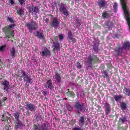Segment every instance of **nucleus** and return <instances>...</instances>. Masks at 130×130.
Instances as JSON below:
<instances>
[{
	"label": "nucleus",
	"instance_id": "obj_33",
	"mask_svg": "<svg viewBox=\"0 0 130 130\" xmlns=\"http://www.w3.org/2000/svg\"><path fill=\"white\" fill-rule=\"evenodd\" d=\"M124 92L125 94V95H127V96H129V95H130V90L129 89L125 87L124 89Z\"/></svg>",
	"mask_w": 130,
	"mask_h": 130
},
{
	"label": "nucleus",
	"instance_id": "obj_8",
	"mask_svg": "<svg viewBox=\"0 0 130 130\" xmlns=\"http://www.w3.org/2000/svg\"><path fill=\"white\" fill-rule=\"evenodd\" d=\"M46 89H49L51 91H54V86L52 84V81L51 80H47L46 83L44 85Z\"/></svg>",
	"mask_w": 130,
	"mask_h": 130
},
{
	"label": "nucleus",
	"instance_id": "obj_19",
	"mask_svg": "<svg viewBox=\"0 0 130 130\" xmlns=\"http://www.w3.org/2000/svg\"><path fill=\"white\" fill-rule=\"evenodd\" d=\"M36 37L39 39H42L44 40V36H43V32L42 31H38L36 32Z\"/></svg>",
	"mask_w": 130,
	"mask_h": 130
},
{
	"label": "nucleus",
	"instance_id": "obj_51",
	"mask_svg": "<svg viewBox=\"0 0 130 130\" xmlns=\"http://www.w3.org/2000/svg\"><path fill=\"white\" fill-rule=\"evenodd\" d=\"M26 115H27V116H30V113L29 112V111H28V110L26 112Z\"/></svg>",
	"mask_w": 130,
	"mask_h": 130
},
{
	"label": "nucleus",
	"instance_id": "obj_18",
	"mask_svg": "<svg viewBox=\"0 0 130 130\" xmlns=\"http://www.w3.org/2000/svg\"><path fill=\"white\" fill-rule=\"evenodd\" d=\"M11 115L9 114V113L7 112L5 113L3 116H2V118L1 119V120L2 121H8L9 119H10V116Z\"/></svg>",
	"mask_w": 130,
	"mask_h": 130
},
{
	"label": "nucleus",
	"instance_id": "obj_53",
	"mask_svg": "<svg viewBox=\"0 0 130 130\" xmlns=\"http://www.w3.org/2000/svg\"><path fill=\"white\" fill-rule=\"evenodd\" d=\"M55 39L56 41H57L58 38H57V37H55Z\"/></svg>",
	"mask_w": 130,
	"mask_h": 130
},
{
	"label": "nucleus",
	"instance_id": "obj_4",
	"mask_svg": "<svg viewBox=\"0 0 130 130\" xmlns=\"http://www.w3.org/2000/svg\"><path fill=\"white\" fill-rule=\"evenodd\" d=\"M21 78H23V82H28L30 85H32V79L31 76L28 75L25 71H21L20 73Z\"/></svg>",
	"mask_w": 130,
	"mask_h": 130
},
{
	"label": "nucleus",
	"instance_id": "obj_15",
	"mask_svg": "<svg viewBox=\"0 0 130 130\" xmlns=\"http://www.w3.org/2000/svg\"><path fill=\"white\" fill-rule=\"evenodd\" d=\"M127 122V119L126 118V117L122 115L121 117H120L119 118L118 123L119 124H123L124 123H125V122Z\"/></svg>",
	"mask_w": 130,
	"mask_h": 130
},
{
	"label": "nucleus",
	"instance_id": "obj_44",
	"mask_svg": "<svg viewBox=\"0 0 130 130\" xmlns=\"http://www.w3.org/2000/svg\"><path fill=\"white\" fill-rule=\"evenodd\" d=\"M63 39V35L62 34L59 35V40H62Z\"/></svg>",
	"mask_w": 130,
	"mask_h": 130
},
{
	"label": "nucleus",
	"instance_id": "obj_14",
	"mask_svg": "<svg viewBox=\"0 0 130 130\" xmlns=\"http://www.w3.org/2000/svg\"><path fill=\"white\" fill-rule=\"evenodd\" d=\"M104 106H105V114L106 115H108V114H109V113H110V109L111 108V107H110V105H109V104L106 103L105 104H104Z\"/></svg>",
	"mask_w": 130,
	"mask_h": 130
},
{
	"label": "nucleus",
	"instance_id": "obj_42",
	"mask_svg": "<svg viewBox=\"0 0 130 130\" xmlns=\"http://www.w3.org/2000/svg\"><path fill=\"white\" fill-rule=\"evenodd\" d=\"M7 21L11 22V23H14V19H13V18H10V17L7 18Z\"/></svg>",
	"mask_w": 130,
	"mask_h": 130
},
{
	"label": "nucleus",
	"instance_id": "obj_10",
	"mask_svg": "<svg viewBox=\"0 0 130 130\" xmlns=\"http://www.w3.org/2000/svg\"><path fill=\"white\" fill-rule=\"evenodd\" d=\"M98 60H99V59L97 57V56L93 55L92 57V56H91V55H89V56L88 57L87 62L89 64H92V63H93V62H96V61H98Z\"/></svg>",
	"mask_w": 130,
	"mask_h": 130
},
{
	"label": "nucleus",
	"instance_id": "obj_7",
	"mask_svg": "<svg viewBox=\"0 0 130 130\" xmlns=\"http://www.w3.org/2000/svg\"><path fill=\"white\" fill-rule=\"evenodd\" d=\"M25 109L31 111V112H35V111H36V109H37V107L34 104L27 102L26 103Z\"/></svg>",
	"mask_w": 130,
	"mask_h": 130
},
{
	"label": "nucleus",
	"instance_id": "obj_2",
	"mask_svg": "<svg viewBox=\"0 0 130 130\" xmlns=\"http://www.w3.org/2000/svg\"><path fill=\"white\" fill-rule=\"evenodd\" d=\"M14 27H15V24H10L5 26L2 29L5 34V37L6 38H12V37H14V30H12Z\"/></svg>",
	"mask_w": 130,
	"mask_h": 130
},
{
	"label": "nucleus",
	"instance_id": "obj_26",
	"mask_svg": "<svg viewBox=\"0 0 130 130\" xmlns=\"http://www.w3.org/2000/svg\"><path fill=\"white\" fill-rule=\"evenodd\" d=\"M120 106L122 111H125V110H126V108H127V105H126V103H121L120 105Z\"/></svg>",
	"mask_w": 130,
	"mask_h": 130
},
{
	"label": "nucleus",
	"instance_id": "obj_32",
	"mask_svg": "<svg viewBox=\"0 0 130 130\" xmlns=\"http://www.w3.org/2000/svg\"><path fill=\"white\" fill-rule=\"evenodd\" d=\"M17 122L15 124V128H20L21 126V121L19 120V121H16Z\"/></svg>",
	"mask_w": 130,
	"mask_h": 130
},
{
	"label": "nucleus",
	"instance_id": "obj_45",
	"mask_svg": "<svg viewBox=\"0 0 130 130\" xmlns=\"http://www.w3.org/2000/svg\"><path fill=\"white\" fill-rule=\"evenodd\" d=\"M104 73L105 74L104 78H108V73H107V72L104 71Z\"/></svg>",
	"mask_w": 130,
	"mask_h": 130
},
{
	"label": "nucleus",
	"instance_id": "obj_29",
	"mask_svg": "<svg viewBox=\"0 0 130 130\" xmlns=\"http://www.w3.org/2000/svg\"><path fill=\"white\" fill-rule=\"evenodd\" d=\"M41 130H48V125L46 123H44L41 127Z\"/></svg>",
	"mask_w": 130,
	"mask_h": 130
},
{
	"label": "nucleus",
	"instance_id": "obj_56",
	"mask_svg": "<svg viewBox=\"0 0 130 130\" xmlns=\"http://www.w3.org/2000/svg\"><path fill=\"white\" fill-rule=\"evenodd\" d=\"M0 106H2V101H0Z\"/></svg>",
	"mask_w": 130,
	"mask_h": 130
},
{
	"label": "nucleus",
	"instance_id": "obj_43",
	"mask_svg": "<svg viewBox=\"0 0 130 130\" xmlns=\"http://www.w3.org/2000/svg\"><path fill=\"white\" fill-rule=\"evenodd\" d=\"M19 3H20V5H24L25 4V2H26V0H18Z\"/></svg>",
	"mask_w": 130,
	"mask_h": 130
},
{
	"label": "nucleus",
	"instance_id": "obj_1",
	"mask_svg": "<svg viewBox=\"0 0 130 130\" xmlns=\"http://www.w3.org/2000/svg\"><path fill=\"white\" fill-rule=\"evenodd\" d=\"M130 48V43L128 41L124 42L122 44V46L116 47L114 49L113 54L115 57H118V56H122L126 50H128Z\"/></svg>",
	"mask_w": 130,
	"mask_h": 130
},
{
	"label": "nucleus",
	"instance_id": "obj_50",
	"mask_svg": "<svg viewBox=\"0 0 130 130\" xmlns=\"http://www.w3.org/2000/svg\"><path fill=\"white\" fill-rule=\"evenodd\" d=\"M10 3L11 5H14V4H15V2H14V0H10Z\"/></svg>",
	"mask_w": 130,
	"mask_h": 130
},
{
	"label": "nucleus",
	"instance_id": "obj_46",
	"mask_svg": "<svg viewBox=\"0 0 130 130\" xmlns=\"http://www.w3.org/2000/svg\"><path fill=\"white\" fill-rule=\"evenodd\" d=\"M70 40H72L73 42H77V40L75 38H72L70 39Z\"/></svg>",
	"mask_w": 130,
	"mask_h": 130
},
{
	"label": "nucleus",
	"instance_id": "obj_34",
	"mask_svg": "<svg viewBox=\"0 0 130 130\" xmlns=\"http://www.w3.org/2000/svg\"><path fill=\"white\" fill-rule=\"evenodd\" d=\"M66 108H67L69 111H73V107H72L70 104L66 105Z\"/></svg>",
	"mask_w": 130,
	"mask_h": 130
},
{
	"label": "nucleus",
	"instance_id": "obj_55",
	"mask_svg": "<svg viewBox=\"0 0 130 130\" xmlns=\"http://www.w3.org/2000/svg\"><path fill=\"white\" fill-rule=\"evenodd\" d=\"M21 110L22 112H24V109L23 108H21Z\"/></svg>",
	"mask_w": 130,
	"mask_h": 130
},
{
	"label": "nucleus",
	"instance_id": "obj_20",
	"mask_svg": "<svg viewBox=\"0 0 130 130\" xmlns=\"http://www.w3.org/2000/svg\"><path fill=\"white\" fill-rule=\"evenodd\" d=\"M3 85L4 87V90H5L6 91H9L10 86H9V83L8 80L4 81V82L3 83Z\"/></svg>",
	"mask_w": 130,
	"mask_h": 130
},
{
	"label": "nucleus",
	"instance_id": "obj_5",
	"mask_svg": "<svg viewBox=\"0 0 130 130\" xmlns=\"http://www.w3.org/2000/svg\"><path fill=\"white\" fill-rule=\"evenodd\" d=\"M60 24V20L56 17L53 18L50 23V26L54 28V29H57Z\"/></svg>",
	"mask_w": 130,
	"mask_h": 130
},
{
	"label": "nucleus",
	"instance_id": "obj_11",
	"mask_svg": "<svg viewBox=\"0 0 130 130\" xmlns=\"http://www.w3.org/2000/svg\"><path fill=\"white\" fill-rule=\"evenodd\" d=\"M59 10L60 12H62V14H63L64 16H66V17L69 16V11L66 8V5L61 4Z\"/></svg>",
	"mask_w": 130,
	"mask_h": 130
},
{
	"label": "nucleus",
	"instance_id": "obj_12",
	"mask_svg": "<svg viewBox=\"0 0 130 130\" xmlns=\"http://www.w3.org/2000/svg\"><path fill=\"white\" fill-rule=\"evenodd\" d=\"M53 52H55V51L58 52L60 50V44L59 43H55L53 42Z\"/></svg>",
	"mask_w": 130,
	"mask_h": 130
},
{
	"label": "nucleus",
	"instance_id": "obj_28",
	"mask_svg": "<svg viewBox=\"0 0 130 130\" xmlns=\"http://www.w3.org/2000/svg\"><path fill=\"white\" fill-rule=\"evenodd\" d=\"M99 43L94 44L93 49L96 53L99 51Z\"/></svg>",
	"mask_w": 130,
	"mask_h": 130
},
{
	"label": "nucleus",
	"instance_id": "obj_3",
	"mask_svg": "<svg viewBox=\"0 0 130 130\" xmlns=\"http://www.w3.org/2000/svg\"><path fill=\"white\" fill-rule=\"evenodd\" d=\"M74 107L78 110V111H83L84 112H87L88 111V108H84V103H80L79 102H77L75 103Z\"/></svg>",
	"mask_w": 130,
	"mask_h": 130
},
{
	"label": "nucleus",
	"instance_id": "obj_30",
	"mask_svg": "<svg viewBox=\"0 0 130 130\" xmlns=\"http://www.w3.org/2000/svg\"><path fill=\"white\" fill-rule=\"evenodd\" d=\"M35 116V119L38 121L40 120V119H41V115L39 113H36Z\"/></svg>",
	"mask_w": 130,
	"mask_h": 130
},
{
	"label": "nucleus",
	"instance_id": "obj_25",
	"mask_svg": "<svg viewBox=\"0 0 130 130\" xmlns=\"http://www.w3.org/2000/svg\"><path fill=\"white\" fill-rule=\"evenodd\" d=\"M105 25L107 26V27H108L109 30H111V28L112 26H113V22L110 20H109L106 22Z\"/></svg>",
	"mask_w": 130,
	"mask_h": 130
},
{
	"label": "nucleus",
	"instance_id": "obj_60",
	"mask_svg": "<svg viewBox=\"0 0 130 130\" xmlns=\"http://www.w3.org/2000/svg\"><path fill=\"white\" fill-rule=\"evenodd\" d=\"M67 99H65V100H67Z\"/></svg>",
	"mask_w": 130,
	"mask_h": 130
},
{
	"label": "nucleus",
	"instance_id": "obj_48",
	"mask_svg": "<svg viewBox=\"0 0 130 130\" xmlns=\"http://www.w3.org/2000/svg\"><path fill=\"white\" fill-rule=\"evenodd\" d=\"M118 130H125V129L124 128V127H123V126H122V127H119L118 128Z\"/></svg>",
	"mask_w": 130,
	"mask_h": 130
},
{
	"label": "nucleus",
	"instance_id": "obj_52",
	"mask_svg": "<svg viewBox=\"0 0 130 130\" xmlns=\"http://www.w3.org/2000/svg\"><path fill=\"white\" fill-rule=\"evenodd\" d=\"M76 23H77V24H78V25H81V23H80V22L79 21V20H76Z\"/></svg>",
	"mask_w": 130,
	"mask_h": 130
},
{
	"label": "nucleus",
	"instance_id": "obj_49",
	"mask_svg": "<svg viewBox=\"0 0 130 130\" xmlns=\"http://www.w3.org/2000/svg\"><path fill=\"white\" fill-rule=\"evenodd\" d=\"M44 21L45 22V23H48L49 19H48V18H46L44 19Z\"/></svg>",
	"mask_w": 130,
	"mask_h": 130
},
{
	"label": "nucleus",
	"instance_id": "obj_39",
	"mask_svg": "<svg viewBox=\"0 0 130 130\" xmlns=\"http://www.w3.org/2000/svg\"><path fill=\"white\" fill-rule=\"evenodd\" d=\"M23 9H20L18 10H17V13L18 15H20V16H21L23 14Z\"/></svg>",
	"mask_w": 130,
	"mask_h": 130
},
{
	"label": "nucleus",
	"instance_id": "obj_21",
	"mask_svg": "<svg viewBox=\"0 0 130 130\" xmlns=\"http://www.w3.org/2000/svg\"><path fill=\"white\" fill-rule=\"evenodd\" d=\"M113 98L116 102H120V101H121V99L123 98V96L121 95H114Z\"/></svg>",
	"mask_w": 130,
	"mask_h": 130
},
{
	"label": "nucleus",
	"instance_id": "obj_59",
	"mask_svg": "<svg viewBox=\"0 0 130 130\" xmlns=\"http://www.w3.org/2000/svg\"><path fill=\"white\" fill-rule=\"evenodd\" d=\"M76 1H77L78 2H80V1H81V0H76Z\"/></svg>",
	"mask_w": 130,
	"mask_h": 130
},
{
	"label": "nucleus",
	"instance_id": "obj_16",
	"mask_svg": "<svg viewBox=\"0 0 130 130\" xmlns=\"http://www.w3.org/2000/svg\"><path fill=\"white\" fill-rule=\"evenodd\" d=\"M53 79L56 80L57 83H60L61 82V77H60L59 73H58L57 72L55 73V75L53 76Z\"/></svg>",
	"mask_w": 130,
	"mask_h": 130
},
{
	"label": "nucleus",
	"instance_id": "obj_41",
	"mask_svg": "<svg viewBox=\"0 0 130 130\" xmlns=\"http://www.w3.org/2000/svg\"><path fill=\"white\" fill-rule=\"evenodd\" d=\"M76 66L78 69H82V65L80 63L79 61H77L76 63Z\"/></svg>",
	"mask_w": 130,
	"mask_h": 130
},
{
	"label": "nucleus",
	"instance_id": "obj_57",
	"mask_svg": "<svg viewBox=\"0 0 130 130\" xmlns=\"http://www.w3.org/2000/svg\"><path fill=\"white\" fill-rule=\"evenodd\" d=\"M0 63H3V62H2V60L0 59Z\"/></svg>",
	"mask_w": 130,
	"mask_h": 130
},
{
	"label": "nucleus",
	"instance_id": "obj_23",
	"mask_svg": "<svg viewBox=\"0 0 130 130\" xmlns=\"http://www.w3.org/2000/svg\"><path fill=\"white\" fill-rule=\"evenodd\" d=\"M10 56L12 58L16 57V49L14 47L10 49Z\"/></svg>",
	"mask_w": 130,
	"mask_h": 130
},
{
	"label": "nucleus",
	"instance_id": "obj_31",
	"mask_svg": "<svg viewBox=\"0 0 130 130\" xmlns=\"http://www.w3.org/2000/svg\"><path fill=\"white\" fill-rule=\"evenodd\" d=\"M42 94L45 97V99H46V97L48 96V91L46 89H44L42 90Z\"/></svg>",
	"mask_w": 130,
	"mask_h": 130
},
{
	"label": "nucleus",
	"instance_id": "obj_36",
	"mask_svg": "<svg viewBox=\"0 0 130 130\" xmlns=\"http://www.w3.org/2000/svg\"><path fill=\"white\" fill-rule=\"evenodd\" d=\"M73 129V130H83L84 129V127H83V126L80 127L78 126L77 127H74Z\"/></svg>",
	"mask_w": 130,
	"mask_h": 130
},
{
	"label": "nucleus",
	"instance_id": "obj_40",
	"mask_svg": "<svg viewBox=\"0 0 130 130\" xmlns=\"http://www.w3.org/2000/svg\"><path fill=\"white\" fill-rule=\"evenodd\" d=\"M103 18H107L108 17V14L107 12H104L102 14Z\"/></svg>",
	"mask_w": 130,
	"mask_h": 130
},
{
	"label": "nucleus",
	"instance_id": "obj_37",
	"mask_svg": "<svg viewBox=\"0 0 130 130\" xmlns=\"http://www.w3.org/2000/svg\"><path fill=\"white\" fill-rule=\"evenodd\" d=\"M68 36L69 39L71 40L73 38V34H72V31L70 30L68 31Z\"/></svg>",
	"mask_w": 130,
	"mask_h": 130
},
{
	"label": "nucleus",
	"instance_id": "obj_24",
	"mask_svg": "<svg viewBox=\"0 0 130 130\" xmlns=\"http://www.w3.org/2000/svg\"><path fill=\"white\" fill-rule=\"evenodd\" d=\"M68 92H66V96H68V97H72V98H75V92L73 91H70V89H68Z\"/></svg>",
	"mask_w": 130,
	"mask_h": 130
},
{
	"label": "nucleus",
	"instance_id": "obj_6",
	"mask_svg": "<svg viewBox=\"0 0 130 130\" xmlns=\"http://www.w3.org/2000/svg\"><path fill=\"white\" fill-rule=\"evenodd\" d=\"M26 25L27 26L29 32H32V30H36L37 29V23L32 20H30V21Z\"/></svg>",
	"mask_w": 130,
	"mask_h": 130
},
{
	"label": "nucleus",
	"instance_id": "obj_47",
	"mask_svg": "<svg viewBox=\"0 0 130 130\" xmlns=\"http://www.w3.org/2000/svg\"><path fill=\"white\" fill-rule=\"evenodd\" d=\"M25 87L26 88L29 87V83L28 82H26V83L25 84Z\"/></svg>",
	"mask_w": 130,
	"mask_h": 130
},
{
	"label": "nucleus",
	"instance_id": "obj_9",
	"mask_svg": "<svg viewBox=\"0 0 130 130\" xmlns=\"http://www.w3.org/2000/svg\"><path fill=\"white\" fill-rule=\"evenodd\" d=\"M40 54L41 56L43 57L44 56H46V57H50V56H51L50 51H49L47 48H45L44 50L40 52Z\"/></svg>",
	"mask_w": 130,
	"mask_h": 130
},
{
	"label": "nucleus",
	"instance_id": "obj_22",
	"mask_svg": "<svg viewBox=\"0 0 130 130\" xmlns=\"http://www.w3.org/2000/svg\"><path fill=\"white\" fill-rule=\"evenodd\" d=\"M98 5L100 7V8H104L106 5V2L104 0L99 1L98 2Z\"/></svg>",
	"mask_w": 130,
	"mask_h": 130
},
{
	"label": "nucleus",
	"instance_id": "obj_54",
	"mask_svg": "<svg viewBox=\"0 0 130 130\" xmlns=\"http://www.w3.org/2000/svg\"><path fill=\"white\" fill-rule=\"evenodd\" d=\"M3 99L4 101H6V100H7V98H4Z\"/></svg>",
	"mask_w": 130,
	"mask_h": 130
},
{
	"label": "nucleus",
	"instance_id": "obj_35",
	"mask_svg": "<svg viewBox=\"0 0 130 130\" xmlns=\"http://www.w3.org/2000/svg\"><path fill=\"white\" fill-rule=\"evenodd\" d=\"M6 47H7L6 45L0 46V52H4L6 50Z\"/></svg>",
	"mask_w": 130,
	"mask_h": 130
},
{
	"label": "nucleus",
	"instance_id": "obj_13",
	"mask_svg": "<svg viewBox=\"0 0 130 130\" xmlns=\"http://www.w3.org/2000/svg\"><path fill=\"white\" fill-rule=\"evenodd\" d=\"M87 120L88 118H85L84 116H82L80 117L79 120V125H80V126H83V125L87 122Z\"/></svg>",
	"mask_w": 130,
	"mask_h": 130
},
{
	"label": "nucleus",
	"instance_id": "obj_38",
	"mask_svg": "<svg viewBox=\"0 0 130 130\" xmlns=\"http://www.w3.org/2000/svg\"><path fill=\"white\" fill-rule=\"evenodd\" d=\"M113 9L115 13H116V10H117V3H114Z\"/></svg>",
	"mask_w": 130,
	"mask_h": 130
},
{
	"label": "nucleus",
	"instance_id": "obj_27",
	"mask_svg": "<svg viewBox=\"0 0 130 130\" xmlns=\"http://www.w3.org/2000/svg\"><path fill=\"white\" fill-rule=\"evenodd\" d=\"M13 116H14L16 121H19V120H20L19 119L20 117V114L19 112H18V111H16L14 113H13Z\"/></svg>",
	"mask_w": 130,
	"mask_h": 130
},
{
	"label": "nucleus",
	"instance_id": "obj_17",
	"mask_svg": "<svg viewBox=\"0 0 130 130\" xmlns=\"http://www.w3.org/2000/svg\"><path fill=\"white\" fill-rule=\"evenodd\" d=\"M30 13H35V14H38L39 13V8L38 6H32L29 9Z\"/></svg>",
	"mask_w": 130,
	"mask_h": 130
},
{
	"label": "nucleus",
	"instance_id": "obj_58",
	"mask_svg": "<svg viewBox=\"0 0 130 130\" xmlns=\"http://www.w3.org/2000/svg\"><path fill=\"white\" fill-rule=\"evenodd\" d=\"M77 95L78 96H79V92L77 93Z\"/></svg>",
	"mask_w": 130,
	"mask_h": 130
}]
</instances>
